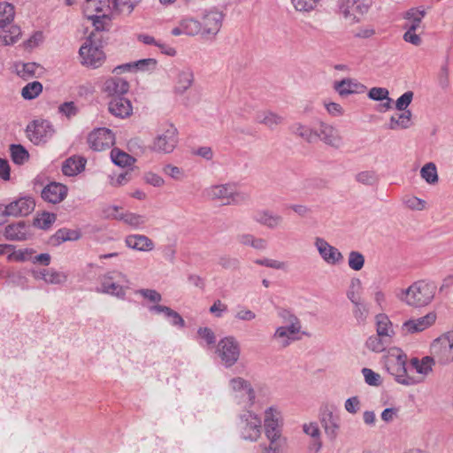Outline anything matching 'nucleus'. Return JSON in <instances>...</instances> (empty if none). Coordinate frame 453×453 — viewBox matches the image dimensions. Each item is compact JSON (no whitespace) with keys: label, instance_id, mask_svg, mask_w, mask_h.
Returning a JSON list of instances; mask_svg holds the SVG:
<instances>
[{"label":"nucleus","instance_id":"nucleus-48","mask_svg":"<svg viewBox=\"0 0 453 453\" xmlns=\"http://www.w3.org/2000/svg\"><path fill=\"white\" fill-rule=\"evenodd\" d=\"M56 219V214L44 211L35 219L34 225L40 229L46 230L51 226Z\"/></svg>","mask_w":453,"mask_h":453},{"label":"nucleus","instance_id":"nucleus-35","mask_svg":"<svg viewBox=\"0 0 453 453\" xmlns=\"http://www.w3.org/2000/svg\"><path fill=\"white\" fill-rule=\"evenodd\" d=\"M111 158L114 165H119L120 167H127L131 166L134 162L135 158L120 150L118 148H114L111 151Z\"/></svg>","mask_w":453,"mask_h":453},{"label":"nucleus","instance_id":"nucleus-44","mask_svg":"<svg viewBox=\"0 0 453 453\" xmlns=\"http://www.w3.org/2000/svg\"><path fill=\"white\" fill-rule=\"evenodd\" d=\"M42 91V85L39 81L27 83L21 90V96L27 100L35 99Z\"/></svg>","mask_w":453,"mask_h":453},{"label":"nucleus","instance_id":"nucleus-34","mask_svg":"<svg viewBox=\"0 0 453 453\" xmlns=\"http://www.w3.org/2000/svg\"><path fill=\"white\" fill-rule=\"evenodd\" d=\"M289 129L293 134L303 139L307 142L311 143L316 140L315 130L307 126L302 125L301 123L293 124Z\"/></svg>","mask_w":453,"mask_h":453},{"label":"nucleus","instance_id":"nucleus-43","mask_svg":"<svg viewBox=\"0 0 453 453\" xmlns=\"http://www.w3.org/2000/svg\"><path fill=\"white\" fill-rule=\"evenodd\" d=\"M420 176L428 184L437 183L439 178L435 164L432 162L426 164L420 170Z\"/></svg>","mask_w":453,"mask_h":453},{"label":"nucleus","instance_id":"nucleus-10","mask_svg":"<svg viewBox=\"0 0 453 453\" xmlns=\"http://www.w3.org/2000/svg\"><path fill=\"white\" fill-rule=\"evenodd\" d=\"M230 385L239 404H243L245 407H251L254 404L256 395L249 381L237 377L230 380Z\"/></svg>","mask_w":453,"mask_h":453},{"label":"nucleus","instance_id":"nucleus-13","mask_svg":"<svg viewBox=\"0 0 453 453\" xmlns=\"http://www.w3.org/2000/svg\"><path fill=\"white\" fill-rule=\"evenodd\" d=\"M224 14L215 9L206 12L202 19V31L206 35H217L222 26Z\"/></svg>","mask_w":453,"mask_h":453},{"label":"nucleus","instance_id":"nucleus-63","mask_svg":"<svg viewBox=\"0 0 453 453\" xmlns=\"http://www.w3.org/2000/svg\"><path fill=\"white\" fill-rule=\"evenodd\" d=\"M437 81L438 85L442 89H447L449 87V69L447 65H444L441 67L437 76Z\"/></svg>","mask_w":453,"mask_h":453},{"label":"nucleus","instance_id":"nucleus-52","mask_svg":"<svg viewBox=\"0 0 453 453\" xmlns=\"http://www.w3.org/2000/svg\"><path fill=\"white\" fill-rule=\"evenodd\" d=\"M348 265L354 271H359L364 267L365 257L359 251H350L349 254Z\"/></svg>","mask_w":453,"mask_h":453},{"label":"nucleus","instance_id":"nucleus-27","mask_svg":"<svg viewBox=\"0 0 453 453\" xmlns=\"http://www.w3.org/2000/svg\"><path fill=\"white\" fill-rule=\"evenodd\" d=\"M149 311L151 313L160 314L164 313V315L170 319L171 325L174 326H179L180 328L185 326V321L183 318L175 311L172 310L168 306L155 304L149 307Z\"/></svg>","mask_w":453,"mask_h":453},{"label":"nucleus","instance_id":"nucleus-56","mask_svg":"<svg viewBox=\"0 0 453 453\" xmlns=\"http://www.w3.org/2000/svg\"><path fill=\"white\" fill-rule=\"evenodd\" d=\"M319 0H292V3L299 12H311L318 4Z\"/></svg>","mask_w":453,"mask_h":453},{"label":"nucleus","instance_id":"nucleus-29","mask_svg":"<svg viewBox=\"0 0 453 453\" xmlns=\"http://www.w3.org/2000/svg\"><path fill=\"white\" fill-rule=\"evenodd\" d=\"M321 424L326 435L334 440L337 436L339 430V418L332 411H325L321 417Z\"/></svg>","mask_w":453,"mask_h":453},{"label":"nucleus","instance_id":"nucleus-9","mask_svg":"<svg viewBox=\"0 0 453 453\" xmlns=\"http://www.w3.org/2000/svg\"><path fill=\"white\" fill-rule=\"evenodd\" d=\"M370 4L366 0H340L339 10L344 19L355 23L367 13Z\"/></svg>","mask_w":453,"mask_h":453},{"label":"nucleus","instance_id":"nucleus-62","mask_svg":"<svg viewBox=\"0 0 453 453\" xmlns=\"http://www.w3.org/2000/svg\"><path fill=\"white\" fill-rule=\"evenodd\" d=\"M388 90L385 88H372L368 92V96L370 99L374 101H382L388 98Z\"/></svg>","mask_w":453,"mask_h":453},{"label":"nucleus","instance_id":"nucleus-23","mask_svg":"<svg viewBox=\"0 0 453 453\" xmlns=\"http://www.w3.org/2000/svg\"><path fill=\"white\" fill-rule=\"evenodd\" d=\"M29 226L24 221L8 225L4 229V236L9 241L20 242L27 239Z\"/></svg>","mask_w":453,"mask_h":453},{"label":"nucleus","instance_id":"nucleus-19","mask_svg":"<svg viewBox=\"0 0 453 453\" xmlns=\"http://www.w3.org/2000/svg\"><path fill=\"white\" fill-rule=\"evenodd\" d=\"M129 89L128 82L119 77H111L105 81L104 91L111 98L124 96Z\"/></svg>","mask_w":453,"mask_h":453},{"label":"nucleus","instance_id":"nucleus-18","mask_svg":"<svg viewBox=\"0 0 453 453\" xmlns=\"http://www.w3.org/2000/svg\"><path fill=\"white\" fill-rule=\"evenodd\" d=\"M265 433L267 438L281 436V429L276 409L269 407L265 413Z\"/></svg>","mask_w":453,"mask_h":453},{"label":"nucleus","instance_id":"nucleus-26","mask_svg":"<svg viewBox=\"0 0 453 453\" xmlns=\"http://www.w3.org/2000/svg\"><path fill=\"white\" fill-rule=\"evenodd\" d=\"M125 242L128 248L139 251H150L155 247L153 241L143 234H130L126 237Z\"/></svg>","mask_w":453,"mask_h":453},{"label":"nucleus","instance_id":"nucleus-58","mask_svg":"<svg viewBox=\"0 0 453 453\" xmlns=\"http://www.w3.org/2000/svg\"><path fill=\"white\" fill-rule=\"evenodd\" d=\"M362 374L365 381L370 386H378L380 383V376L377 372L369 368H363Z\"/></svg>","mask_w":453,"mask_h":453},{"label":"nucleus","instance_id":"nucleus-49","mask_svg":"<svg viewBox=\"0 0 453 453\" xmlns=\"http://www.w3.org/2000/svg\"><path fill=\"white\" fill-rule=\"evenodd\" d=\"M355 179L357 182L367 186H372L379 181L378 174L372 170L362 171L356 175Z\"/></svg>","mask_w":453,"mask_h":453},{"label":"nucleus","instance_id":"nucleus-51","mask_svg":"<svg viewBox=\"0 0 453 453\" xmlns=\"http://www.w3.org/2000/svg\"><path fill=\"white\" fill-rule=\"evenodd\" d=\"M39 65L35 63H26L17 65V74L24 80L30 79L35 76V72Z\"/></svg>","mask_w":453,"mask_h":453},{"label":"nucleus","instance_id":"nucleus-33","mask_svg":"<svg viewBox=\"0 0 453 453\" xmlns=\"http://www.w3.org/2000/svg\"><path fill=\"white\" fill-rule=\"evenodd\" d=\"M15 7L7 2L0 3V28L7 27L14 19Z\"/></svg>","mask_w":453,"mask_h":453},{"label":"nucleus","instance_id":"nucleus-11","mask_svg":"<svg viewBox=\"0 0 453 453\" xmlns=\"http://www.w3.org/2000/svg\"><path fill=\"white\" fill-rule=\"evenodd\" d=\"M115 142L113 132L105 127L93 130L88 136V143L93 150L102 151L111 147Z\"/></svg>","mask_w":453,"mask_h":453},{"label":"nucleus","instance_id":"nucleus-31","mask_svg":"<svg viewBox=\"0 0 453 453\" xmlns=\"http://www.w3.org/2000/svg\"><path fill=\"white\" fill-rule=\"evenodd\" d=\"M376 319V332L378 335L381 337H385L388 341H390L391 337L394 335V330L391 321L388 317L385 314H378L375 317Z\"/></svg>","mask_w":453,"mask_h":453},{"label":"nucleus","instance_id":"nucleus-36","mask_svg":"<svg viewBox=\"0 0 453 453\" xmlns=\"http://www.w3.org/2000/svg\"><path fill=\"white\" fill-rule=\"evenodd\" d=\"M353 305L352 313L358 324H365L369 316V307L361 299L351 302Z\"/></svg>","mask_w":453,"mask_h":453},{"label":"nucleus","instance_id":"nucleus-50","mask_svg":"<svg viewBox=\"0 0 453 453\" xmlns=\"http://www.w3.org/2000/svg\"><path fill=\"white\" fill-rule=\"evenodd\" d=\"M88 19L92 21V24L96 31L100 32L109 30L111 25V19L109 18V16L92 15L89 16Z\"/></svg>","mask_w":453,"mask_h":453},{"label":"nucleus","instance_id":"nucleus-47","mask_svg":"<svg viewBox=\"0 0 453 453\" xmlns=\"http://www.w3.org/2000/svg\"><path fill=\"white\" fill-rule=\"evenodd\" d=\"M157 60L155 58H143L140 59L133 64H127L124 67L130 68L131 66H135L138 70L146 72V71H153L157 67ZM123 66H118L117 69H120Z\"/></svg>","mask_w":453,"mask_h":453},{"label":"nucleus","instance_id":"nucleus-42","mask_svg":"<svg viewBox=\"0 0 453 453\" xmlns=\"http://www.w3.org/2000/svg\"><path fill=\"white\" fill-rule=\"evenodd\" d=\"M20 35V27L19 26L12 25L7 30L4 28L0 37L5 45H13L19 41Z\"/></svg>","mask_w":453,"mask_h":453},{"label":"nucleus","instance_id":"nucleus-59","mask_svg":"<svg viewBox=\"0 0 453 453\" xmlns=\"http://www.w3.org/2000/svg\"><path fill=\"white\" fill-rule=\"evenodd\" d=\"M446 341L444 352H447L448 355L446 357H439V360L441 364H448L453 361V334L448 336Z\"/></svg>","mask_w":453,"mask_h":453},{"label":"nucleus","instance_id":"nucleus-16","mask_svg":"<svg viewBox=\"0 0 453 453\" xmlns=\"http://www.w3.org/2000/svg\"><path fill=\"white\" fill-rule=\"evenodd\" d=\"M109 111L115 117L125 119L133 112L131 102L125 96H117L110 100L108 104Z\"/></svg>","mask_w":453,"mask_h":453},{"label":"nucleus","instance_id":"nucleus-45","mask_svg":"<svg viewBox=\"0 0 453 453\" xmlns=\"http://www.w3.org/2000/svg\"><path fill=\"white\" fill-rule=\"evenodd\" d=\"M116 278L119 279V280L122 283H129V280L127 279L126 274L119 271H112L108 272L99 277L100 287H98L97 288H104V283L111 284Z\"/></svg>","mask_w":453,"mask_h":453},{"label":"nucleus","instance_id":"nucleus-57","mask_svg":"<svg viewBox=\"0 0 453 453\" xmlns=\"http://www.w3.org/2000/svg\"><path fill=\"white\" fill-rule=\"evenodd\" d=\"M413 92L406 91L395 102V108L398 111H407V107L411 104L413 99Z\"/></svg>","mask_w":453,"mask_h":453},{"label":"nucleus","instance_id":"nucleus-21","mask_svg":"<svg viewBox=\"0 0 453 453\" xmlns=\"http://www.w3.org/2000/svg\"><path fill=\"white\" fill-rule=\"evenodd\" d=\"M435 319V313L429 312L424 317L416 319H410L404 322L403 325V330L410 334L421 332L433 325Z\"/></svg>","mask_w":453,"mask_h":453},{"label":"nucleus","instance_id":"nucleus-25","mask_svg":"<svg viewBox=\"0 0 453 453\" xmlns=\"http://www.w3.org/2000/svg\"><path fill=\"white\" fill-rule=\"evenodd\" d=\"M334 88L341 96H347L351 94L363 92L365 86L353 79L346 78L340 81H335Z\"/></svg>","mask_w":453,"mask_h":453},{"label":"nucleus","instance_id":"nucleus-30","mask_svg":"<svg viewBox=\"0 0 453 453\" xmlns=\"http://www.w3.org/2000/svg\"><path fill=\"white\" fill-rule=\"evenodd\" d=\"M255 120L257 123L263 124L270 129H274L277 126L283 123L284 118L275 112L263 111L257 112Z\"/></svg>","mask_w":453,"mask_h":453},{"label":"nucleus","instance_id":"nucleus-41","mask_svg":"<svg viewBox=\"0 0 453 453\" xmlns=\"http://www.w3.org/2000/svg\"><path fill=\"white\" fill-rule=\"evenodd\" d=\"M10 152L13 163L16 165H23L29 158L28 151L21 144H12Z\"/></svg>","mask_w":453,"mask_h":453},{"label":"nucleus","instance_id":"nucleus-2","mask_svg":"<svg viewBox=\"0 0 453 453\" xmlns=\"http://www.w3.org/2000/svg\"><path fill=\"white\" fill-rule=\"evenodd\" d=\"M204 195L211 200L221 202L224 205H239L250 199L248 194L237 189L234 182L212 185L204 190Z\"/></svg>","mask_w":453,"mask_h":453},{"label":"nucleus","instance_id":"nucleus-54","mask_svg":"<svg viewBox=\"0 0 453 453\" xmlns=\"http://www.w3.org/2000/svg\"><path fill=\"white\" fill-rule=\"evenodd\" d=\"M67 280V274L63 272H58L53 269H48L45 282L47 284L59 285L63 284Z\"/></svg>","mask_w":453,"mask_h":453},{"label":"nucleus","instance_id":"nucleus-46","mask_svg":"<svg viewBox=\"0 0 453 453\" xmlns=\"http://www.w3.org/2000/svg\"><path fill=\"white\" fill-rule=\"evenodd\" d=\"M184 33L187 35L194 36L202 31V24L200 21L192 18H187L181 20Z\"/></svg>","mask_w":453,"mask_h":453},{"label":"nucleus","instance_id":"nucleus-32","mask_svg":"<svg viewBox=\"0 0 453 453\" xmlns=\"http://www.w3.org/2000/svg\"><path fill=\"white\" fill-rule=\"evenodd\" d=\"M81 238V233L78 230H72L68 228L58 229L51 237L52 243L59 245L66 241H76Z\"/></svg>","mask_w":453,"mask_h":453},{"label":"nucleus","instance_id":"nucleus-22","mask_svg":"<svg viewBox=\"0 0 453 453\" xmlns=\"http://www.w3.org/2000/svg\"><path fill=\"white\" fill-rule=\"evenodd\" d=\"M300 330L301 326L295 325L279 326L275 330L273 338L279 341L280 347L286 348L291 342L296 339L295 335L298 334Z\"/></svg>","mask_w":453,"mask_h":453},{"label":"nucleus","instance_id":"nucleus-1","mask_svg":"<svg viewBox=\"0 0 453 453\" xmlns=\"http://www.w3.org/2000/svg\"><path fill=\"white\" fill-rule=\"evenodd\" d=\"M436 286L433 282L418 280L407 289L402 290L398 297L408 305L420 308L429 304L434 297Z\"/></svg>","mask_w":453,"mask_h":453},{"label":"nucleus","instance_id":"nucleus-14","mask_svg":"<svg viewBox=\"0 0 453 453\" xmlns=\"http://www.w3.org/2000/svg\"><path fill=\"white\" fill-rule=\"evenodd\" d=\"M35 206L31 196H23L7 204L8 212L12 217L27 216Z\"/></svg>","mask_w":453,"mask_h":453},{"label":"nucleus","instance_id":"nucleus-53","mask_svg":"<svg viewBox=\"0 0 453 453\" xmlns=\"http://www.w3.org/2000/svg\"><path fill=\"white\" fill-rule=\"evenodd\" d=\"M270 441L269 446L265 448L267 453H284L286 447V439L282 436L267 438Z\"/></svg>","mask_w":453,"mask_h":453},{"label":"nucleus","instance_id":"nucleus-28","mask_svg":"<svg viewBox=\"0 0 453 453\" xmlns=\"http://www.w3.org/2000/svg\"><path fill=\"white\" fill-rule=\"evenodd\" d=\"M86 162L82 157H71L64 161L62 172L66 176H75L84 170Z\"/></svg>","mask_w":453,"mask_h":453},{"label":"nucleus","instance_id":"nucleus-55","mask_svg":"<svg viewBox=\"0 0 453 453\" xmlns=\"http://www.w3.org/2000/svg\"><path fill=\"white\" fill-rule=\"evenodd\" d=\"M361 280L358 278H353L347 291V297L350 302L361 299Z\"/></svg>","mask_w":453,"mask_h":453},{"label":"nucleus","instance_id":"nucleus-40","mask_svg":"<svg viewBox=\"0 0 453 453\" xmlns=\"http://www.w3.org/2000/svg\"><path fill=\"white\" fill-rule=\"evenodd\" d=\"M96 292L116 296L122 300L126 297V288L116 282L104 283V288H96Z\"/></svg>","mask_w":453,"mask_h":453},{"label":"nucleus","instance_id":"nucleus-64","mask_svg":"<svg viewBox=\"0 0 453 453\" xmlns=\"http://www.w3.org/2000/svg\"><path fill=\"white\" fill-rule=\"evenodd\" d=\"M58 111L67 118H71L75 116L78 111L73 102H65L59 105Z\"/></svg>","mask_w":453,"mask_h":453},{"label":"nucleus","instance_id":"nucleus-37","mask_svg":"<svg viewBox=\"0 0 453 453\" xmlns=\"http://www.w3.org/2000/svg\"><path fill=\"white\" fill-rule=\"evenodd\" d=\"M193 81L194 75L192 71L189 69L182 70L178 74L175 90L180 94L184 93L188 88H190Z\"/></svg>","mask_w":453,"mask_h":453},{"label":"nucleus","instance_id":"nucleus-4","mask_svg":"<svg viewBox=\"0 0 453 453\" xmlns=\"http://www.w3.org/2000/svg\"><path fill=\"white\" fill-rule=\"evenodd\" d=\"M406 362V354L400 349H394L386 361V369L399 384L415 385L418 381L407 373Z\"/></svg>","mask_w":453,"mask_h":453},{"label":"nucleus","instance_id":"nucleus-60","mask_svg":"<svg viewBox=\"0 0 453 453\" xmlns=\"http://www.w3.org/2000/svg\"><path fill=\"white\" fill-rule=\"evenodd\" d=\"M197 334L206 342L209 346H212L216 342V335L214 332L209 327H200L197 330Z\"/></svg>","mask_w":453,"mask_h":453},{"label":"nucleus","instance_id":"nucleus-5","mask_svg":"<svg viewBox=\"0 0 453 453\" xmlns=\"http://www.w3.org/2000/svg\"><path fill=\"white\" fill-rule=\"evenodd\" d=\"M178 141L177 128L173 124L165 122L158 127L150 149L155 152L168 154L173 151Z\"/></svg>","mask_w":453,"mask_h":453},{"label":"nucleus","instance_id":"nucleus-20","mask_svg":"<svg viewBox=\"0 0 453 453\" xmlns=\"http://www.w3.org/2000/svg\"><path fill=\"white\" fill-rule=\"evenodd\" d=\"M253 219L257 223L269 229L278 228L283 223L282 216L275 214L269 210H259L256 211V213L253 215Z\"/></svg>","mask_w":453,"mask_h":453},{"label":"nucleus","instance_id":"nucleus-3","mask_svg":"<svg viewBox=\"0 0 453 453\" xmlns=\"http://www.w3.org/2000/svg\"><path fill=\"white\" fill-rule=\"evenodd\" d=\"M96 35L91 33L79 50L81 64L87 67L98 68L105 60L101 41L96 40Z\"/></svg>","mask_w":453,"mask_h":453},{"label":"nucleus","instance_id":"nucleus-7","mask_svg":"<svg viewBox=\"0 0 453 453\" xmlns=\"http://www.w3.org/2000/svg\"><path fill=\"white\" fill-rule=\"evenodd\" d=\"M28 139L35 145L45 144L55 134L53 125L46 119H36L27 126Z\"/></svg>","mask_w":453,"mask_h":453},{"label":"nucleus","instance_id":"nucleus-17","mask_svg":"<svg viewBox=\"0 0 453 453\" xmlns=\"http://www.w3.org/2000/svg\"><path fill=\"white\" fill-rule=\"evenodd\" d=\"M67 190L66 186L61 183L50 182L43 188L42 198L51 203H58L65 198Z\"/></svg>","mask_w":453,"mask_h":453},{"label":"nucleus","instance_id":"nucleus-15","mask_svg":"<svg viewBox=\"0 0 453 453\" xmlns=\"http://www.w3.org/2000/svg\"><path fill=\"white\" fill-rule=\"evenodd\" d=\"M316 132V139L319 138L326 144L334 148H339L342 142L337 129L334 127L321 122L319 127Z\"/></svg>","mask_w":453,"mask_h":453},{"label":"nucleus","instance_id":"nucleus-12","mask_svg":"<svg viewBox=\"0 0 453 453\" xmlns=\"http://www.w3.org/2000/svg\"><path fill=\"white\" fill-rule=\"evenodd\" d=\"M314 245L322 259L328 265H337L342 262L343 256L335 247L330 245L324 238L316 237Z\"/></svg>","mask_w":453,"mask_h":453},{"label":"nucleus","instance_id":"nucleus-39","mask_svg":"<svg viewBox=\"0 0 453 453\" xmlns=\"http://www.w3.org/2000/svg\"><path fill=\"white\" fill-rule=\"evenodd\" d=\"M434 360L430 357H425L422 360L418 357H413L411 360V365L415 371L423 375H427L432 371V365Z\"/></svg>","mask_w":453,"mask_h":453},{"label":"nucleus","instance_id":"nucleus-6","mask_svg":"<svg viewBox=\"0 0 453 453\" xmlns=\"http://www.w3.org/2000/svg\"><path fill=\"white\" fill-rule=\"evenodd\" d=\"M261 418L250 411H244L239 416L237 429L242 439L256 441L261 435Z\"/></svg>","mask_w":453,"mask_h":453},{"label":"nucleus","instance_id":"nucleus-8","mask_svg":"<svg viewBox=\"0 0 453 453\" xmlns=\"http://www.w3.org/2000/svg\"><path fill=\"white\" fill-rule=\"evenodd\" d=\"M217 353L222 364L227 368L231 367L239 359V343L234 336H226L218 342Z\"/></svg>","mask_w":453,"mask_h":453},{"label":"nucleus","instance_id":"nucleus-61","mask_svg":"<svg viewBox=\"0 0 453 453\" xmlns=\"http://www.w3.org/2000/svg\"><path fill=\"white\" fill-rule=\"evenodd\" d=\"M136 294L141 295L142 297L153 303H159L162 300L161 294L154 289L141 288L136 291Z\"/></svg>","mask_w":453,"mask_h":453},{"label":"nucleus","instance_id":"nucleus-38","mask_svg":"<svg viewBox=\"0 0 453 453\" xmlns=\"http://www.w3.org/2000/svg\"><path fill=\"white\" fill-rule=\"evenodd\" d=\"M389 344L390 341L378 334L370 336L365 342L366 348L376 353L384 351Z\"/></svg>","mask_w":453,"mask_h":453},{"label":"nucleus","instance_id":"nucleus-24","mask_svg":"<svg viewBox=\"0 0 453 453\" xmlns=\"http://www.w3.org/2000/svg\"><path fill=\"white\" fill-rule=\"evenodd\" d=\"M109 210L112 211L109 215L116 219L122 220L126 224L133 226L139 227L147 222V218L144 215H140L133 212H119V207L112 206Z\"/></svg>","mask_w":453,"mask_h":453}]
</instances>
